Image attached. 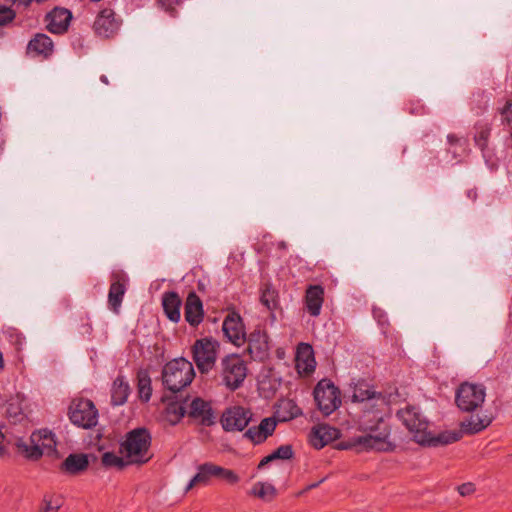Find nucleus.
<instances>
[{"mask_svg": "<svg viewBox=\"0 0 512 512\" xmlns=\"http://www.w3.org/2000/svg\"><path fill=\"white\" fill-rule=\"evenodd\" d=\"M360 428L366 435H362V439L368 443V448L379 452H392L396 445L389 441L390 426L384 419L383 414L379 410L365 411L360 420Z\"/></svg>", "mask_w": 512, "mask_h": 512, "instance_id": "f257e3e1", "label": "nucleus"}, {"mask_svg": "<svg viewBox=\"0 0 512 512\" xmlns=\"http://www.w3.org/2000/svg\"><path fill=\"white\" fill-rule=\"evenodd\" d=\"M151 442L152 437L148 429L135 428L126 433L124 440L120 443L119 452L131 465H143L152 458Z\"/></svg>", "mask_w": 512, "mask_h": 512, "instance_id": "f03ea898", "label": "nucleus"}, {"mask_svg": "<svg viewBox=\"0 0 512 512\" xmlns=\"http://www.w3.org/2000/svg\"><path fill=\"white\" fill-rule=\"evenodd\" d=\"M194 377L195 371L192 363L182 357L167 362L161 373L164 388L174 394L189 386Z\"/></svg>", "mask_w": 512, "mask_h": 512, "instance_id": "7ed1b4c3", "label": "nucleus"}, {"mask_svg": "<svg viewBox=\"0 0 512 512\" xmlns=\"http://www.w3.org/2000/svg\"><path fill=\"white\" fill-rule=\"evenodd\" d=\"M247 365L238 354L224 356L217 367L221 382L231 391L240 388L247 376Z\"/></svg>", "mask_w": 512, "mask_h": 512, "instance_id": "20e7f679", "label": "nucleus"}, {"mask_svg": "<svg viewBox=\"0 0 512 512\" xmlns=\"http://www.w3.org/2000/svg\"><path fill=\"white\" fill-rule=\"evenodd\" d=\"M220 343L212 337L197 339L191 347L192 358L201 374L209 373L216 364Z\"/></svg>", "mask_w": 512, "mask_h": 512, "instance_id": "39448f33", "label": "nucleus"}, {"mask_svg": "<svg viewBox=\"0 0 512 512\" xmlns=\"http://www.w3.org/2000/svg\"><path fill=\"white\" fill-rule=\"evenodd\" d=\"M485 397L486 388L483 384L463 382L456 390L455 403L461 411L472 413L482 406Z\"/></svg>", "mask_w": 512, "mask_h": 512, "instance_id": "423d86ee", "label": "nucleus"}, {"mask_svg": "<svg viewBox=\"0 0 512 512\" xmlns=\"http://www.w3.org/2000/svg\"><path fill=\"white\" fill-rule=\"evenodd\" d=\"M70 421L83 429H90L98 423V410L93 401L85 398L72 400L68 409Z\"/></svg>", "mask_w": 512, "mask_h": 512, "instance_id": "0eeeda50", "label": "nucleus"}, {"mask_svg": "<svg viewBox=\"0 0 512 512\" xmlns=\"http://www.w3.org/2000/svg\"><path fill=\"white\" fill-rule=\"evenodd\" d=\"M397 417L409 432L413 434L416 442L424 444L430 441L428 433L429 423L417 407L408 405L397 412Z\"/></svg>", "mask_w": 512, "mask_h": 512, "instance_id": "6e6552de", "label": "nucleus"}, {"mask_svg": "<svg viewBox=\"0 0 512 512\" xmlns=\"http://www.w3.org/2000/svg\"><path fill=\"white\" fill-rule=\"evenodd\" d=\"M313 394L318 409L325 416L332 414L341 404L340 390L329 379L320 380Z\"/></svg>", "mask_w": 512, "mask_h": 512, "instance_id": "1a4fd4ad", "label": "nucleus"}, {"mask_svg": "<svg viewBox=\"0 0 512 512\" xmlns=\"http://www.w3.org/2000/svg\"><path fill=\"white\" fill-rule=\"evenodd\" d=\"M249 408L240 405L227 407L221 414L220 424L225 432H242L252 420Z\"/></svg>", "mask_w": 512, "mask_h": 512, "instance_id": "9d476101", "label": "nucleus"}, {"mask_svg": "<svg viewBox=\"0 0 512 512\" xmlns=\"http://www.w3.org/2000/svg\"><path fill=\"white\" fill-rule=\"evenodd\" d=\"M186 415L195 423L210 427L216 424V414L211 401L195 397L188 405Z\"/></svg>", "mask_w": 512, "mask_h": 512, "instance_id": "9b49d317", "label": "nucleus"}, {"mask_svg": "<svg viewBox=\"0 0 512 512\" xmlns=\"http://www.w3.org/2000/svg\"><path fill=\"white\" fill-rule=\"evenodd\" d=\"M73 19L72 12L63 7H54L44 18L47 31L55 35H64Z\"/></svg>", "mask_w": 512, "mask_h": 512, "instance_id": "f8f14e48", "label": "nucleus"}, {"mask_svg": "<svg viewBox=\"0 0 512 512\" xmlns=\"http://www.w3.org/2000/svg\"><path fill=\"white\" fill-rule=\"evenodd\" d=\"M121 20L116 18V13L111 8L102 9L93 23L95 34L102 38H111L119 30Z\"/></svg>", "mask_w": 512, "mask_h": 512, "instance_id": "ddd939ff", "label": "nucleus"}, {"mask_svg": "<svg viewBox=\"0 0 512 512\" xmlns=\"http://www.w3.org/2000/svg\"><path fill=\"white\" fill-rule=\"evenodd\" d=\"M247 351L255 361H264L269 357L268 335L265 331L254 330L248 337Z\"/></svg>", "mask_w": 512, "mask_h": 512, "instance_id": "4468645a", "label": "nucleus"}, {"mask_svg": "<svg viewBox=\"0 0 512 512\" xmlns=\"http://www.w3.org/2000/svg\"><path fill=\"white\" fill-rule=\"evenodd\" d=\"M128 279L122 272L113 273L111 276V284L108 293L109 308L117 313L122 304L124 294L126 292Z\"/></svg>", "mask_w": 512, "mask_h": 512, "instance_id": "2eb2a0df", "label": "nucleus"}, {"mask_svg": "<svg viewBox=\"0 0 512 512\" xmlns=\"http://www.w3.org/2000/svg\"><path fill=\"white\" fill-rule=\"evenodd\" d=\"M222 330L224 335L234 345L240 346L245 342L244 325L239 314H228L223 321Z\"/></svg>", "mask_w": 512, "mask_h": 512, "instance_id": "dca6fc26", "label": "nucleus"}, {"mask_svg": "<svg viewBox=\"0 0 512 512\" xmlns=\"http://www.w3.org/2000/svg\"><path fill=\"white\" fill-rule=\"evenodd\" d=\"M184 317L192 327H197L204 319L203 302L194 291L190 292L186 298Z\"/></svg>", "mask_w": 512, "mask_h": 512, "instance_id": "f3484780", "label": "nucleus"}, {"mask_svg": "<svg viewBox=\"0 0 512 512\" xmlns=\"http://www.w3.org/2000/svg\"><path fill=\"white\" fill-rule=\"evenodd\" d=\"M276 426V419L267 417L262 419L258 426L248 428L243 436L249 439L253 444L258 445L266 441V439L274 433Z\"/></svg>", "mask_w": 512, "mask_h": 512, "instance_id": "a211bd4d", "label": "nucleus"}, {"mask_svg": "<svg viewBox=\"0 0 512 512\" xmlns=\"http://www.w3.org/2000/svg\"><path fill=\"white\" fill-rule=\"evenodd\" d=\"M340 431L328 424H319L312 428L309 438L311 445L316 449H322L330 442L338 439Z\"/></svg>", "mask_w": 512, "mask_h": 512, "instance_id": "6ab92c4d", "label": "nucleus"}, {"mask_svg": "<svg viewBox=\"0 0 512 512\" xmlns=\"http://www.w3.org/2000/svg\"><path fill=\"white\" fill-rule=\"evenodd\" d=\"M221 466L216 465L212 462H205L197 467V473L189 481L186 491L192 489L195 486L202 485L206 486L210 483L212 478L219 479Z\"/></svg>", "mask_w": 512, "mask_h": 512, "instance_id": "aec40b11", "label": "nucleus"}, {"mask_svg": "<svg viewBox=\"0 0 512 512\" xmlns=\"http://www.w3.org/2000/svg\"><path fill=\"white\" fill-rule=\"evenodd\" d=\"M304 303L310 316H319L324 303V288L321 285H309L305 292Z\"/></svg>", "mask_w": 512, "mask_h": 512, "instance_id": "412c9836", "label": "nucleus"}, {"mask_svg": "<svg viewBox=\"0 0 512 512\" xmlns=\"http://www.w3.org/2000/svg\"><path fill=\"white\" fill-rule=\"evenodd\" d=\"M493 421V417L487 414L476 412L465 418L460 423L461 432L466 435L478 434L485 430Z\"/></svg>", "mask_w": 512, "mask_h": 512, "instance_id": "4be33fe9", "label": "nucleus"}, {"mask_svg": "<svg viewBox=\"0 0 512 512\" xmlns=\"http://www.w3.org/2000/svg\"><path fill=\"white\" fill-rule=\"evenodd\" d=\"M274 416L277 422H287L302 415V410L297 403L288 398H282L274 406Z\"/></svg>", "mask_w": 512, "mask_h": 512, "instance_id": "5701e85b", "label": "nucleus"}, {"mask_svg": "<svg viewBox=\"0 0 512 512\" xmlns=\"http://www.w3.org/2000/svg\"><path fill=\"white\" fill-rule=\"evenodd\" d=\"M53 50L54 43L52 39L44 33L35 34L27 44V54H33L34 56L48 58L52 55Z\"/></svg>", "mask_w": 512, "mask_h": 512, "instance_id": "b1692460", "label": "nucleus"}, {"mask_svg": "<svg viewBox=\"0 0 512 512\" xmlns=\"http://www.w3.org/2000/svg\"><path fill=\"white\" fill-rule=\"evenodd\" d=\"M182 300L177 292L167 291L162 296V307L167 318L177 323L180 320Z\"/></svg>", "mask_w": 512, "mask_h": 512, "instance_id": "393cba45", "label": "nucleus"}, {"mask_svg": "<svg viewBox=\"0 0 512 512\" xmlns=\"http://www.w3.org/2000/svg\"><path fill=\"white\" fill-rule=\"evenodd\" d=\"M89 466L86 454H70L61 464V470L76 475L85 471Z\"/></svg>", "mask_w": 512, "mask_h": 512, "instance_id": "a878e982", "label": "nucleus"}, {"mask_svg": "<svg viewBox=\"0 0 512 512\" xmlns=\"http://www.w3.org/2000/svg\"><path fill=\"white\" fill-rule=\"evenodd\" d=\"M372 399H381L384 401L382 393L373 390L365 380H359L354 386L352 401L364 402Z\"/></svg>", "mask_w": 512, "mask_h": 512, "instance_id": "bb28decb", "label": "nucleus"}, {"mask_svg": "<svg viewBox=\"0 0 512 512\" xmlns=\"http://www.w3.org/2000/svg\"><path fill=\"white\" fill-rule=\"evenodd\" d=\"M130 387L128 382L124 380L123 376H118L112 385L111 389V404L113 406L123 405L129 396Z\"/></svg>", "mask_w": 512, "mask_h": 512, "instance_id": "cd10ccee", "label": "nucleus"}, {"mask_svg": "<svg viewBox=\"0 0 512 512\" xmlns=\"http://www.w3.org/2000/svg\"><path fill=\"white\" fill-rule=\"evenodd\" d=\"M260 303L271 312L279 308V293L271 283H264L261 286Z\"/></svg>", "mask_w": 512, "mask_h": 512, "instance_id": "c85d7f7f", "label": "nucleus"}, {"mask_svg": "<svg viewBox=\"0 0 512 512\" xmlns=\"http://www.w3.org/2000/svg\"><path fill=\"white\" fill-rule=\"evenodd\" d=\"M30 441L40 444L41 448L47 450L48 453L56 451V441L51 431L47 429L33 432L30 436Z\"/></svg>", "mask_w": 512, "mask_h": 512, "instance_id": "c756f323", "label": "nucleus"}, {"mask_svg": "<svg viewBox=\"0 0 512 512\" xmlns=\"http://www.w3.org/2000/svg\"><path fill=\"white\" fill-rule=\"evenodd\" d=\"M16 447L18 452L28 460L36 461L40 459L44 453L40 444L35 442L27 443L22 439L17 440Z\"/></svg>", "mask_w": 512, "mask_h": 512, "instance_id": "7c9ffc66", "label": "nucleus"}, {"mask_svg": "<svg viewBox=\"0 0 512 512\" xmlns=\"http://www.w3.org/2000/svg\"><path fill=\"white\" fill-rule=\"evenodd\" d=\"M137 388L140 398L148 402L152 395L151 378L148 370L140 369L137 373Z\"/></svg>", "mask_w": 512, "mask_h": 512, "instance_id": "2f4dec72", "label": "nucleus"}, {"mask_svg": "<svg viewBox=\"0 0 512 512\" xmlns=\"http://www.w3.org/2000/svg\"><path fill=\"white\" fill-rule=\"evenodd\" d=\"M64 500L60 494H45L39 512H58L63 506Z\"/></svg>", "mask_w": 512, "mask_h": 512, "instance_id": "473e14b6", "label": "nucleus"}, {"mask_svg": "<svg viewBox=\"0 0 512 512\" xmlns=\"http://www.w3.org/2000/svg\"><path fill=\"white\" fill-rule=\"evenodd\" d=\"M475 129H476V133L474 135L475 144L482 151H484L488 146L489 138L491 135V130H492L491 124L478 123V124H476Z\"/></svg>", "mask_w": 512, "mask_h": 512, "instance_id": "72a5a7b5", "label": "nucleus"}, {"mask_svg": "<svg viewBox=\"0 0 512 512\" xmlns=\"http://www.w3.org/2000/svg\"><path fill=\"white\" fill-rule=\"evenodd\" d=\"M101 461L104 467H115L118 470H123L126 466L131 465L123 455L118 456L114 452H105L102 455Z\"/></svg>", "mask_w": 512, "mask_h": 512, "instance_id": "f704fd0d", "label": "nucleus"}, {"mask_svg": "<svg viewBox=\"0 0 512 512\" xmlns=\"http://www.w3.org/2000/svg\"><path fill=\"white\" fill-rule=\"evenodd\" d=\"M251 494L262 500L270 501L275 497L276 489L271 484L258 482L253 486Z\"/></svg>", "mask_w": 512, "mask_h": 512, "instance_id": "c9c22d12", "label": "nucleus"}, {"mask_svg": "<svg viewBox=\"0 0 512 512\" xmlns=\"http://www.w3.org/2000/svg\"><path fill=\"white\" fill-rule=\"evenodd\" d=\"M362 439V436H357L350 438L348 440L341 441L338 444V448L342 450H356V452H362V451H368L371 450V448H368V443L362 441H359Z\"/></svg>", "mask_w": 512, "mask_h": 512, "instance_id": "e433bc0d", "label": "nucleus"}, {"mask_svg": "<svg viewBox=\"0 0 512 512\" xmlns=\"http://www.w3.org/2000/svg\"><path fill=\"white\" fill-rule=\"evenodd\" d=\"M301 345L303 346L304 351L298 352L297 367L299 369L302 368V366L300 364V361H301L300 354L307 353V358L304 360L305 366L303 367V370L305 373L309 374V373L313 372L315 369V359L313 357L312 347L309 344H301Z\"/></svg>", "mask_w": 512, "mask_h": 512, "instance_id": "4c0bfd02", "label": "nucleus"}, {"mask_svg": "<svg viewBox=\"0 0 512 512\" xmlns=\"http://www.w3.org/2000/svg\"><path fill=\"white\" fill-rule=\"evenodd\" d=\"M464 433L460 431H446L440 433L435 439V443H439L442 445L451 444L457 442L461 439Z\"/></svg>", "mask_w": 512, "mask_h": 512, "instance_id": "58836bf2", "label": "nucleus"}, {"mask_svg": "<svg viewBox=\"0 0 512 512\" xmlns=\"http://www.w3.org/2000/svg\"><path fill=\"white\" fill-rule=\"evenodd\" d=\"M167 414L173 415V419L171 421L173 423H177L181 418H183L186 415V407L183 404L180 403H170L167 406Z\"/></svg>", "mask_w": 512, "mask_h": 512, "instance_id": "ea45409f", "label": "nucleus"}, {"mask_svg": "<svg viewBox=\"0 0 512 512\" xmlns=\"http://www.w3.org/2000/svg\"><path fill=\"white\" fill-rule=\"evenodd\" d=\"M271 455L274 460H290L294 456L293 447L290 444L281 445Z\"/></svg>", "mask_w": 512, "mask_h": 512, "instance_id": "a19ab883", "label": "nucleus"}, {"mask_svg": "<svg viewBox=\"0 0 512 512\" xmlns=\"http://www.w3.org/2000/svg\"><path fill=\"white\" fill-rule=\"evenodd\" d=\"M16 17V13L7 5H0V26H4L12 22Z\"/></svg>", "mask_w": 512, "mask_h": 512, "instance_id": "79ce46f5", "label": "nucleus"}, {"mask_svg": "<svg viewBox=\"0 0 512 512\" xmlns=\"http://www.w3.org/2000/svg\"><path fill=\"white\" fill-rule=\"evenodd\" d=\"M221 471L219 479L224 480L226 483L234 485L240 481V477L233 470L221 467Z\"/></svg>", "mask_w": 512, "mask_h": 512, "instance_id": "37998d69", "label": "nucleus"}, {"mask_svg": "<svg viewBox=\"0 0 512 512\" xmlns=\"http://www.w3.org/2000/svg\"><path fill=\"white\" fill-rule=\"evenodd\" d=\"M499 113L502 116L503 124H512V100L506 101L505 105L499 109Z\"/></svg>", "mask_w": 512, "mask_h": 512, "instance_id": "c03bdc74", "label": "nucleus"}, {"mask_svg": "<svg viewBox=\"0 0 512 512\" xmlns=\"http://www.w3.org/2000/svg\"><path fill=\"white\" fill-rule=\"evenodd\" d=\"M475 490V485L471 482L463 483L457 487V491L461 496L471 495Z\"/></svg>", "mask_w": 512, "mask_h": 512, "instance_id": "a18cd8bd", "label": "nucleus"}, {"mask_svg": "<svg viewBox=\"0 0 512 512\" xmlns=\"http://www.w3.org/2000/svg\"><path fill=\"white\" fill-rule=\"evenodd\" d=\"M159 3L166 11L172 12L175 7L180 4L181 0H158Z\"/></svg>", "mask_w": 512, "mask_h": 512, "instance_id": "49530a36", "label": "nucleus"}, {"mask_svg": "<svg viewBox=\"0 0 512 512\" xmlns=\"http://www.w3.org/2000/svg\"><path fill=\"white\" fill-rule=\"evenodd\" d=\"M274 461V458L272 457L271 454H269L268 456L264 457L258 464V469H262L264 468L268 463Z\"/></svg>", "mask_w": 512, "mask_h": 512, "instance_id": "de8ad7c7", "label": "nucleus"}, {"mask_svg": "<svg viewBox=\"0 0 512 512\" xmlns=\"http://www.w3.org/2000/svg\"><path fill=\"white\" fill-rule=\"evenodd\" d=\"M324 481V479H321L320 481L316 482V483H313V484H310L308 485L305 490H311V489H314L316 487L319 486L320 483H322Z\"/></svg>", "mask_w": 512, "mask_h": 512, "instance_id": "09e8293b", "label": "nucleus"}, {"mask_svg": "<svg viewBox=\"0 0 512 512\" xmlns=\"http://www.w3.org/2000/svg\"><path fill=\"white\" fill-rule=\"evenodd\" d=\"M4 369V359H3V354L2 352L0 351V372Z\"/></svg>", "mask_w": 512, "mask_h": 512, "instance_id": "8fccbe9b", "label": "nucleus"}, {"mask_svg": "<svg viewBox=\"0 0 512 512\" xmlns=\"http://www.w3.org/2000/svg\"><path fill=\"white\" fill-rule=\"evenodd\" d=\"M101 81L104 82L105 84H108V79L104 75L101 76Z\"/></svg>", "mask_w": 512, "mask_h": 512, "instance_id": "3c124183", "label": "nucleus"}, {"mask_svg": "<svg viewBox=\"0 0 512 512\" xmlns=\"http://www.w3.org/2000/svg\"><path fill=\"white\" fill-rule=\"evenodd\" d=\"M453 139H454V136H452V135H449V136H448V140H449L450 142H452V141H453Z\"/></svg>", "mask_w": 512, "mask_h": 512, "instance_id": "603ef678", "label": "nucleus"}, {"mask_svg": "<svg viewBox=\"0 0 512 512\" xmlns=\"http://www.w3.org/2000/svg\"><path fill=\"white\" fill-rule=\"evenodd\" d=\"M510 141H511V147H512V131L510 132Z\"/></svg>", "mask_w": 512, "mask_h": 512, "instance_id": "864d4df0", "label": "nucleus"}]
</instances>
